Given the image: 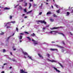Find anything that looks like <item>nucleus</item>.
Returning <instances> with one entry per match:
<instances>
[{"label":"nucleus","mask_w":73,"mask_h":73,"mask_svg":"<svg viewBox=\"0 0 73 73\" xmlns=\"http://www.w3.org/2000/svg\"><path fill=\"white\" fill-rule=\"evenodd\" d=\"M56 33H58L59 35H62L64 37L65 36V35H64V34L61 33H59L58 31H53L52 34H53L54 35H56Z\"/></svg>","instance_id":"1"},{"label":"nucleus","mask_w":73,"mask_h":73,"mask_svg":"<svg viewBox=\"0 0 73 73\" xmlns=\"http://www.w3.org/2000/svg\"><path fill=\"white\" fill-rule=\"evenodd\" d=\"M23 53L24 55H27V56H28V57H29V58L30 59H31V60H33V59H32V57H30L29 55H28V53H27L26 52H23Z\"/></svg>","instance_id":"2"},{"label":"nucleus","mask_w":73,"mask_h":73,"mask_svg":"<svg viewBox=\"0 0 73 73\" xmlns=\"http://www.w3.org/2000/svg\"><path fill=\"white\" fill-rule=\"evenodd\" d=\"M38 22H40L41 23H44V24H46V22H45L44 21H42V20H38Z\"/></svg>","instance_id":"3"},{"label":"nucleus","mask_w":73,"mask_h":73,"mask_svg":"<svg viewBox=\"0 0 73 73\" xmlns=\"http://www.w3.org/2000/svg\"><path fill=\"white\" fill-rule=\"evenodd\" d=\"M32 41H34V45H36V44H37V42H36L34 39H32Z\"/></svg>","instance_id":"4"},{"label":"nucleus","mask_w":73,"mask_h":73,"mask_svg":"<svg viewBox=\"0 0 73 73\" xmlns=\"http://www.w3.org/2000/svg\"><path fill=\"white\" fill-rule=\"evenodd\" d=\"M54 69L55 70H56V72H58V73H60V70H57V69L54 67H53Z\"/></svg>","instance_id":"5"},{"label":"nucleus","mask_w":73,"mask_h":73,"mask_svg":"<svg viewBox=\"0 0 73 73\" xmlns=\"http://www.w3.org/2000/svg\"><path fill=\"white\" fill-rule=\"evenodd\" d=\"M50 50H52V51H54V50H57V49L55 48H51L50 49Z\"/></svg>","instance_id":"6"},{"label":"nucleus","mask_w":73,"mask_h":73,"mask_svg":"<svg viewBox=\"0 0 73 73\" xmlns=\"http://www.w3.org/2000/svg\"><path fill=\"white\" fill-rule=\"evenodd\" d=\"M20 73H24V71L23 70V69H21L20 71Z\"/></svg>","instance_id":"7"},{"label":"nucleus","mask_w":73,"mask_h":73,"mask_svg":"<svg viewBox=\"0 0 73 73\" xmlns=\"http://www.w3.org/2000/svg\"><path fill=\"white\" fill-rule=\"evenodd\" d=\"M4 9L5 10H7L8 9H10V8L5 7L4 8Z\"/></svg>","instance_id":"8"},{"label":"nucleus","mask_w":73,"mask_h":73,"mask_svg":"<svg viewBox=\"0 0 73 73\" xmlns=\"http://www.w3.org/2000/svg\"><path fill=\"white\" fill-rule=\"evenodd\" d=\"M50 14H52V13H51V12H50V11H49L47 13V15H50Z\"/></svg>","instance_id":"9"},{"label":"nucleus","mask_w":73,"mask_h":73,"mask_svg":"<svg viewBox=\"0 0 73 73\" xmlns=\"http://www.w3.org/2000/svg\"><path fill=\"white\" fill-rule=\"evenodd\" d=\"M32 6V4H31V3H29V9H30L31 8V6Z\"/></svg>","instance_id":"10"},{"label":"nucleus","mask_w":73,"mask_h":73,"mask_svg":"<svg viewBox=\"0 0 73 73\" xmlns=\"http://www.w3.org/2000/svg\"><path fill=\"white\" fill-rule=\"evenodd\" d=\"M38 56L40 57H41V58H43V57L40 54H38Z\"/></svg>","instance_id":"11"},{"label":"nucleus","mask_w":73,"mask_h":73,"mask_svg":"<svg viewBox=\"0 0 73 73\" xmlns=\"http://www.w3.org/2000/svg\"><path fill=\"white\" fill-rule=\"evenodd\" d=\"M49 61H51V62H56V61H55L54 60H49Z\"/></svg>","instance_id":"12"},{"label":"nucleus","mask_w":73,"mask_h":73,"mask_svg":"<svg viewBox=\"0 0 73 73\" xmlns=\"http://www.w3.org/2000/svg\"><path fill=\"white\" fill-rule=\"evenodd\" d=\"M32 12V10H31V11H30L28 12H27V14H28V13H31V12Z\"/></svg>","instance_id":"13"},{"label":"nucleus","mask_w":73,"mask_h":73,"mask_svg":"<svg viewBox=\"0 0 73 73\" xmlns=\"http://www.w3.org/2000/svg\"><path fill=\"white\" fill-rule=\"evenodd\" d=\"M31 36H36V35H35V33H33V34H32Z\"/></svg>","instance_id":"14"},{"label":"nucleus","mask_w":73,"mask_h":73,"mask_svg":"<svg viewBox=\"0 0 73 73\" xmlns=\"http://www.w3.org/2000/svg\"><path fill=\"white\" fill-rule=\"evenodd\" d=\"M60 9H59L58 10L56 11V12H57L58 13H60Z\"/></svg>","instance_id":"15"},{"label":"nucleus","mask_w":73,"mask_h":73,"mask_svg":"<svg viewBox=\"0 0 73 73\" xmlns=\"http://www.w3.org/2000/svg\"><path fill=\"white\" fill-rule=\"evenodd\" d=\"M23 37V36L20 35L19 36V39H22V38Z\"/></svg>","instance_id":"16"},{"label":"nucleus","mask_w":73,"mask_h":73,"mask_svg":"<svg viewBox=\"0 0 73 73\" xmlns=\"http://www.w3.org/2000/svg\"><path fill=\"white\" fill-rule=\"evenodd\" d=\"M53 16V17H57V15L55 14H54Z\"/></svg>","instance_id":"17"},{"label":"nucleus","mask_w":73,"mask_h":73,"mask_svg":"<svg viewBox=\"0 0 73 73\" xmlns=\"http://www.w3.org/2000/svg\"><path fill=\"white\" fill-rule=\"evenodd\" d=\"M57 28L54 27L52 28V29H57Z\"/></svg>","instance_id":"18"},{"label":"nucleus","mask_w":73,"mask_h":73,"mask_svg":"<svg viewBox=\"0 0 73 73\" xmlns=\"http://www.w3.org/2000/svg\"><path fill=\"white\" fill-rule=\"evenodd\" d=\"M50 20L51 21L53 22L54 21V19H50Z\"/></svg>","instance_id":"19"},{"label":"nucleus","mask_w":73,"mask_h":73,"mask_svg":"<svg viewBox=\"0 0 73 73\" xmlns=\"http://www.w3.org/2000/svg\"><path fill=\"white\" fill-rule=\"evenodd\" d=\"M27 38H28V39L30 40L31 41V38H30V37H27Z\"/></svg>","instance_id":"20"},{"label":"nucleus","mask_w":73,"mask_h":73,"mask_svg":"<svg viewBox=\"0 0 73 73\" xmlns=\"http://www.w3.org/2000/svg\"><path fill=\"white\" fill-rule=\"evenodd\" d=\"M24 11L25 12H27V9H24Z\"/></svg>","instance_id":"21"},{"label":"nucleus","mask_w":73,"mask_h":73,"mask_svg":"<svg viewBox=\"0 0 73 73\" xmlns=\"http://www.w3.org/2000/svg\"><path fill=\"white\" fill-rule=\"evenodd\" d=\"M24 33H26V34H27V35H29V33L28 32H27L26 31H25L24 32Z\"/></svg>","instance_id":"22"},{"label":"nucleus","mask_w":73,"mask_h":73,"mask_svg":"<svg viewBox=\"0 0 73 73\" xmlns=\"http://www.w3.org/2000/svg\"><path fill=\"white\" fill-rule=\"evenodd\" d=\"M19 9H20L21 10H22V7L21 6H19Z\"/></svg>","instance_id":"23"},{"label":"nucleus","mask_w":73,"mask_h":73,"mask_svg":"<svg viewBox=\"0 0 73 73\" xmlns=\"http://www.w3.org/2000/svg\"><path fill=\"white\" fill-rule=\"evenodd\" d=\"M59 64L60 65L61 67H62H62H63V66H62V64H61L60 63H59Z\"/></svg>","instance_id":"24"},{"label":"nucleus","mask_w":73,"mask_h":73,"mask_svg":"<svg viewBox=\"0 0 73 73\" xmlns=\"http://www.w3.org/2000/svg\"><path fill=\"white\" fill-rule=\"evenodd\" d=\"M25 7H26V6H27V3H25L24 5Z\"/></svg>","instance_id":"25"},{"label":"nucleus","mask_w":73,"mask_h":73,"mask_svg":"<svg viewBox=\"0 0 73 73\" xmlns=\"http://www.w3.org/2000/svg\"><path fill=\"white\" fill-rule=\"evenodd\" d=\"M49 33L51 34H53V31H51V32H49Z\"/></svg>","instance_id":"26"},{"label":"nucleus","mask_w":73,"mask_h":73,"mask_svg":"<svg viewBox=\"0 0 73 73\" xmlns=\"http://www.w3.org/2000/svg\"><path fill=\"white\" fill-rule=\"evenodd\" d=\"M11 36H10L9 37H8L7 38V40H9V38H10V37H11Z\"/></svg>","instance_id":"27"},{"label":"nucleus","mask_w":73,"mask_h":73,"mask_svg":"<svg viewBox=\"0 0 73 73\" xmlns=\"http://www.w3.org/2000/svg\"><path fill=\"white\" fill-rule=\"evenodd\" d=\"M16 30L17 31V32H19V31H18V28L17 27L16 28Z\"/></svg>","instance_id":"28"},{"label":"nucleus","mask_w":73,"mask_h":73,"mask_svg":"<svg viewBox=\"0 0 73 73\" xmlns=\"http://www.w3.org/2000/svg\"><path fill=\"white\" fill-rule=\"evenodd\" d=\"M19 35H24V33H21L19 34Z\"/></svg>","instance_id":"29"},{"label":"nucleus","mask_w":73,"mask_h":73,"mask_svg":"<svg viewBox=\"0 0 73 73\" xmlns=\"http://www.w3.org/2000/svg\"><path fill=\"white\" fill-rule=\"evenodd\" d=\"M55 5L56 6V8H58V5Z\"/></svg>","instance_id":"30"},{"label":"nucleus","mask_w":73,"mask_h":73,"mask_svg":"<svg viewBox=\"0 0 73 73\" xmlns=\"http://www.w3.org/2000/svg\"><path fill=\"white\" fill-rule=\"evenodd\" d=\"M67 14L68 15H69L70 13H69V12H67Z\"/></svg>","instance_id":"31"},{"label":"nucleus","mask_w":73,"mask_h":73,"mask_svg":"<svg viewBox=\"0 0 73 73\" xmlns=\"http://www.w3.org/2000/svg\"><path fill=\"white\" fill-rule=\"evenodd\" d=\"M0 35H4V33H0Z\"/></svg>","instance_id":"32"},{"label":"nucleus","mask_w":73,"mask_h":73,"mask_svg":"<svg viewBox=\"0 0 73 73\" xmlns=\"http://www.w3.org/2000/svg\"><path fill=\"white\" fill-rule=\"evenodd\" d=\"M45 30V27H43V31H44V30Z\"/></svg>","instance_id":"33"},{"label":"nucleus","mask_w":73,"mask_h":73,"mask_svg":"<svg viewBox=\"0 0 73 73\" xmlns=\"http://www.w3.org/2000/svg\"><path fill=\"white\" fill-rule=\"evenodd\" d=\"M12 23H13V24H14V23H15V21H14L13 22H11Z\"/></svg>","instance_id":"34"},{"label":"nucleus","mask_w":73,"mask_h":73,"mask_svg":"<svg viewBox=\"0 0 73 73\" xmlns=\"http://www.w3.org/2000/svg\"><path fill=\"white\" fill-rule=\"evenodd\" d=\"M47 55L48 57H49V56H50V55H49V54H47Z\"/></svg>","instance_id":"35"},{"label":"nucleus","mask_w":73,"mask_h":73,"mask_svg":"<svg viewBox=\"0 0 73 73\" xmlns=\"http://www.w3.org/2000/svg\"><path fill=\"white\" fill-rule=\"evenodd\" d=\"M39 15H42V12H40L39 13Z\"/></svg>","instance_id":"36"},{"label":"nucleus","mask_w":73,"mask_h":73,"mask_svg":"<svg viewBox=\"0 0 73 73\" xmlns=\"http://www.w3.org/2000/svg\"><path fill=\"white\" fill-rule=\"evenodd\" d=\"M3 52H5V49H3Z\"/></svg>","instance_id":"37"},{"label":"nucleus","mask_w":73,"mask_h":73,"mask_svg":"<svg viewBox=\"0 0 73 73\" xmlns=\"http://www.w3.org/2000/svg\"><path fill=\"white\" fill-rule=\"evenodd\" d=\"M10 19H12V17L11 15H10Z\"/></svg>","instance_id":"38"},{"label":"nucleus","mask_w":73,"mask_h":73,"mask_svg":"<svg viewBox=\"0 0 73 73\" xmlns=\"http://www.w3.org/2000/svg\"><path fill=\"white\" fill-rule=\"evenodd\" d=\"M11 28V27H10V26H7V28Z\"/></svg>","instance_id":"39"},{"label":"nucleus","mask_w":73,"mask_h":73,"mask_svg":"<svg viewBox=\"0 0 73 73\" xmlns=\"http://www.w3.org/2000/svg\"><path fill=\"white\" fill-rule=\"evenodd\" d=\"M33 5H34V7H35V6H37V5L35 4H34Z\"/></svg>","instance_id":"40"},{"label":"nucleus","mask_w":73,"mask_h":73,"mask_svg":"<svg viewBox=\"0 0 73 73\" xmlns=\"http://www.w3.org/2000/svg\"><path fill=\"white\" fill-rule=\"evenodd\" d=\"M18 5H17L15 7V8H16V7H17V6H18Z\"/></svg>","instance_id":"41"},{"label":"nucleus","mask_w":73,"mask_h":73,"mask_svg":"<svg viewBox=\"0 0 73 73\" xmlns=\"http://www.w3.org/2000/svg\"><path fill=\"white\" fill-rule=\"evenodd\" d=\"M7 65V63H4V65Z\"/></svg>","instance_id":"42"},{"label":"nucleus","mask_w":73,"mask_h":73,"mask_svg":"<svg viewBox=\"0 0 73 73\" xmlns=\"http://www.w3.org/2000/svg\"><path fill=\"white\" fill-rule=\"evenodd\" d=\"M10 54L11 55H12V52H10Z\"/></svg>","instance_id":"43"},{"label":"nucleus","mask_w":73,"mask_h":73,"mask_svg":"<svg viewBox=\"0 0 73 73\" xmlns=\"http://www.w3.org/2000/svg\"><path fill=\"white\" fill-rule=\"evenodd\" d=\"M62 43H63V44L64 45H65V43H64V42L63 41H62Z\"/></svg>","instance_id":"44"},{"label":"nucleus","mask_w":73,"mask_h":73,"mask_svg":"<svg viewBox=\"0 0 73 73\" xmlns=\"http://www.w3.org/2000/svg\"><path fill=\"white\" fill-rule=\"evenodd\" d=\"M1 73H4V71H2V72H1Z\"/></svg>","instance_id":"45"},{"label":"nucleus","mask_w":73,"mask_h":73,"mask_svg":"<svg viewBox=\"0 0 73 73\" xmlns=\"http://www.w3.org/2000/svg\"><path fill=\"white\" fill-rule=\"evenodd\" d=\"M33 1V0H30V1H31H31Z\"/></svg>","instance_id":"46"},{"label":"nucleus","mask_w":73,"mask_h":73,"mask_svg":"<svg viewBox=\"0 0 73 73\" xmlns=\"http://www.w3.org/2000/svg\"><path fill=\"white\" fill-rule=\"evenodd\" d=\"M23 0H20V2H21V1H23Z\"/></svg>","instance_id":"47"},{"label":"nucleus","mask_w":73,"mask_h":73,"mask_svg":"<svg viewBox=\"0 0 73 73\" xmlns=\"http://www.w3.org/2000/svg\"><path fill=\"white\" fill-rule=\"evenodd\" d=\"M16 48H14L13 49V50H16Z\"/></svg>","instance_id":"48"},{"label":"nucleus","mask_w":73,"mask_h":73,"mask_svg":"<svg viewBox=\"0 0 73 73\" xmlns=\"http://www.w3.org/2000/svg\"><path fill=\"white\" fill-rule=\"evenodd\" d=\"M51 7L53 9V6L52 5L51 6Z\"/></svg>","instance_id":"49"},{"label":"nucleus","mask_w":73,"mask_h":73,"mask_svg":"<svg viewBox=\"0 0 73 73\" xmlns=\"http://www.w3.org/2000/svg\"><path fill=\"white\" fill-rule=\"evenodd\" d=\"M9 68H10V69H12V67L11 66Z\"/></svg>","instance_id":"50"},{"label":"nucleus","mask_w":73,"mask_h":73,"mask_svg":"<svg viewBox=\"0 0 73 73\" xmlns=\"http://www.w3.org/2000/svg\"><path fill=\"white\" fill-rule=\"evenodd\" d=\"M58 47H60V46L58 45H56Z\"/></svg>","instance_id":"51"},{"label":"nucleus","mask_w":73,"mask_h":73,"mask_svg":"<svg viewBox=\"0 0 73 73\" xmlns=\"http://www.w3.org/2000/svg\"><path fill=\"white\" fill-rule=\"evenodd\" d=\"M70 34L71 35H72L73 34H72V33H70Z\"/></svg>","instance_id":"52"},{"label":"nucleus","mask_w":73,"mask_h":73,"mask_svg":"<svg viewBox=\"0 0 73 73\" xmlns=\"http://www.w3.org/2000/svg\"><path fill=\"white\" fill-rule=\"evenodd\" d=\"M52 43H54V42H53V41H52Z\"/></svg>","instance_id":"53"},{"label":"nucleus","mask_w":73,"mask_h":73,"mask_svg":"<svg viewBox=\"0 0 73 73\" xmlns=\"http://www.w3.org/2000/svg\"><path fill=\"white\" fill-rule=\"evenodd\" d=\"M24 73H28V72H25L24 71Z\"/></svg>","instance_id":"54"},{"label":"nucleus","mask_w":73,"mask_h":73,"mask_svg":"<svg viewBox=\"0 0 73 73\" xmlns=\"http://www.w3.org/2000/svg\"><path fill=\"white\" fill-rule=\"evenodd\" d=\"M25 18H27V16L25 17Z\"/></svg>","instance_id":"55"},{"label":"nucleus","mask_w":73,"mask_h":73,"mask_svg":"<svg viewBox=\"0 0 73 73\" xmlns=\"http://www.w3.org/2000/svg\"><path fill=\"white\" fill-rule=\"evenodd\" d=\"M25 14H23V16H25Z\"/></svg>","instance_id":"56"},{"label":"nucleus","mask_w":73,"mask_h":73,"mask_svg":"<svg viewBox=\"0 0 73 73\" xmlns=\"http://www.w3.org/2000/svg\"><path fill=\"white\" fill-rule=\"evenodd\" d=\"M10 23H9V22H8V23H7V24H9Z\"/></svg>","instance_id":"57"},{"label":"nucleus","mask_w":73,"mask_h":73,"mask_svg":"<svg viewBox=\"0 0 73 73\" xmlns=\"http://www.w3.org/2000/svg\"><path fill=\"white\" fill-rule=\"evenodd\" d=\"M73 13V10H72V12H71V13Z\"/></svg>","instance_id":"58"},{"label":"nucleus","mask_w":73,"mask_h":73,"mask_svg":"<svg viewBox=\"0 0 73 73\" xmlns=\"http://www.w3.org/2000/svg\"><path fill=\"white\" fill-rule=\"evenodd\" d=\"M13 61H15V60H13Z\"/></svg>","instance_id":"59"},{"label":"nucleus","mask_w":73,"mask_h":73,"mask_svg":"<svg viewBox=\"0 0 73 73\" xmlns=\"http://www.w3.org/2000/svg\"><path fill=\"white\" fill-rule=\"evenodd\" d=\"M14 35H15V33H14L13 35V36H14Z\"/></svg>","instance_id":"60"},{"label":"nucleus","mask_w":73,"mask_h":73,"mask_svg":"<svg viewBox=\"0 0 73 73\" xmlns=\"http://www.w3.org/2000/svg\"><path fill=\"white\" fill-rule=\"evenodd\" d=\"M49 27V26H46V27Z\"/></svg>","instance_id":"61"},{"label":"nucleus","mask_w":73,"mask_h":73,"mask_svg":"<svg viewBox=\"0 0 73 73\" xmlns=\"http://www.w3.org/2000/svg\"><path fill=\"white\" fill-rule=\"evenodd\" d=\"M48 2V0H46Z\"/></svg>","instance_id":"62"},{"label":"nucleus","mask_w":73,"mask_h":73,"mask_svg":"<svg viewBox=\"0 0 73 73\" xmlns=\"http://www.w3.org/2000/svg\"><path fill=\"white\" fill-rule=\"evenodd\" d=\"M24 57H25V58H26V57H25V56H24Z\"/></svg>","instance_id":"63"},{"label":"nucleus","mask_w":73,"mask_h":73,"mask_svg":"<svg viewBox=\"0 0 73 73\" xmlns=\"http://www.w3.org/2000/svg\"><path fill=\"white\" fill-rule=\"evenodd\" d=\"M46 4H48V3H46Z\"/></svg>","instance_id":"64"}]
</instances>
